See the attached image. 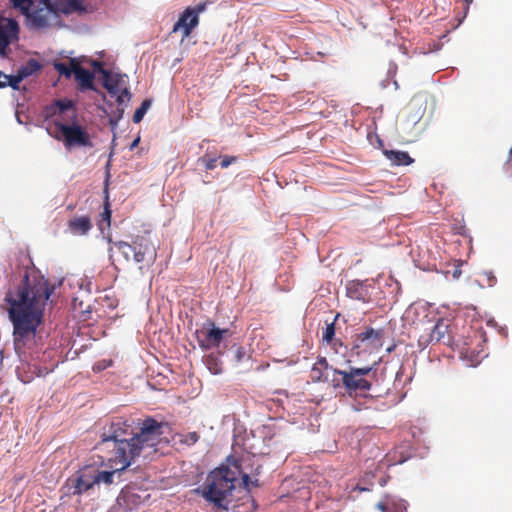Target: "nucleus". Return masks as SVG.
Wrapping results in <instances>:
<instances>
[{"label": "nucleus", "instance_id": "1", "mask_svg": "<svg viewBox=\"0 0 512 512\" xmlns=\"http://www.w3.org/2000/svg\"><path fill=\"white\" fill-rule=\"evenodd\" d=\"M54 286L43 276L25 271L18 282H12L4 297V309L13 325L14 347L18 354L35 343L38 327Z\"/></svg>", "mask_w": 512, "mask_h": 512}, {"label": "nucleus", "instance_id": "2", "mask_svg": "<svg viewBox=\"0 0 512 512\" xmlns=\"http://www.w3.org/2000/svg\"><path fill=\"white\" fill-rule=\"evenodd\" d=\"M131 421L116 417L102 428L101 440L97 449L113 448L112 467L116 470H125L135 457L139 456L145 448H154L160 442L163 434V423L153 418H146L140 426V431L134 433Z\"/></svg>", "mask_w": 512, "mask_h": 512}, {"label": "nucleus", "instance_id": "3", "mask_svg": "<svg viewBox=\"0 0 512 512\" xmlns=\"http://www.w3.org/2000/svg\"><path fill=\"white\" fill-rule=\"evenodd\" d=\"M239 474H241L240 464L238 460H233L232 468L221 466L213 470L208 475L205 484L195 489V492L216 507L228 510V504L232 502V492Z\"/></svg>", "mask_w": 512, "mask_h": 512}, {"label": "nucleus", "instance_id": "4", "mask_svg": "<svg viewBox=\"0 0 512 512\" xmlns=\"http://www.w3.org/2000/svg\"><path fill=\"white\" fill-rule=\"evenodd\" d=\"M373 370V366L355 368L349 370L333 369L331 384L334 388H344L348 394L369 391L372 387L371 382L364 376Z\"/></svg>", "mask_w": 512, "mask_h": 512}, {"label": "nucleus", "instance_id": "5", "mask_svg": "<svg viewBox=\"0 0 512 512\" xmlns=\"http://www.w3.org/2000/svg\"><path fill=\"white\" fill-rule=\"evenodd\" d=\"M77 116L73 113L72 124L55 122L57 134L54 136L62 141L64 147L68 150L73 148H92L94 146L91 136L87 129L75 122Z\"/></svg>", "mask_w": 512, "mask_h": 512}, {"label": "nucleus", "instance_id": "6", "mask_svg": "<svg viewBox=\"0 0 512 512\" xmlns=\"http://www.w3.org/2000/svg\"><path fill=\"white\" fill-rule=\"evenodd\" d=\"M384 341V330L366 328L363 332L355 335L352 345V354L360 357L362 354H372L378 352Z\"/></svg>", "mask_w": 512, "mask_h": 512}, {"label": "nucleus", "instance_id": "7", "mask_svg": "<svg viewBox=\"0 0 512 512\" xmlns=\"http://www.w3.org/2000/svg\"><path fill=\"white\" fill-rule=\"evenodd\" d=\"M208 2H200L195 6H188L180 14L177 22L173 25L172 32H181L182 40L188 38L193 30L199 25V15L206 11Z\"/></svg>", "mask_w": 512, "mask_h": 512}, {"label": "nucleus", "instance_id": "8", "mask_svg": "<svg viewBox=\"0 0 512 512\" xmlns=\"http://www.w3.org/2000/svg\"><path fill=\"white\" fill-rule=\"evenodd\" d=\"M228 332V329H220L209 321L196 330L195 336L199 346L204 350H209L218 347Z\"/></svg>", "mask_w": 512, "mask_h": 512}, {"label": "nucleus", "instance_id": "9", "mask_svg": "<svg viewBox=\"0 0 512 512\" xmlns=\"http://www.w3.org/2000/svg\"><path fill=\"white\" fill-rule=\"evenodd\" d=\"M156 257V248L150 238L146 235H137L134 238V261L150 265L156 260Z\"/></svg>", "mask_w": 512, "mask_h": 512}, {"label": "nucleus", "instance_id": "10", "mask_svg": "<svg viewBox=\"0 0 512 512\" xmlns=\"http://www.w3.org/2000/svg\"><path fill=\"white\" fill-rule=\"evenodd\" d=\"M95 467L85 466L68 479L73 495H81L90 490L96 483L94 480Z\"/></svg>", "mask_w": 512, "mask_h": 512}, {"label": "nucleus", "instance_id": "11", "mask_svg": "<svg viewBox=\"0 0 512 512\" xmlns=\"http://www.w3.org/2000/svg\"><path fill=\"white\" fill-rule=\"evenodd\" d=\"M19 25L12 18L0 17V55L5 56L9 45L18 39Z\"/></svg>", "mask_w": 512, "mask_h": 512}, {"label": "nucleus", "instance_id": "12", "mask_svg": "<svg viewBox=\"0 0 512 512\" xmlns=\"http://www.w3.org/2000/svg\"><path fill=\"white\" fill-rule=\"evenodd\" d=\"M419 342L425 345L429 343H443L450 346L452 338L449 332V325L443 319H439L428 335H421L419 337Z\"/></svg>", "mask_w": 512, "mask_h": 512}, {"label": "nucleus", "instance_id": "13", "mask_svg": "<svg viewBox=\"0 0 512 512\" xmlns=\"http://www.w3.org/2000/svg\"><path fill=\"white\" fill-rule=\"evenodd\" d=\"M92 227L93 224L89 215L74 216L67 223L69 232L75 236L88 234Z\"/></svg>", "mask_w": 512, "mask_h": 512}, {"label": "nucleus", "instance_id": "14", "mask_svg": "<svg viewBox=\"0 0 512 512\" xmlns=\"http://www.w3.org/2000/svg\"><path fill=\"white\" fill-rule=\"evenodd\" d=\"M377 508L381 512H406L407 503L403 499L387 495L377 504Z\"/></svg>", "mask_w": 512, "mask_h": 512}, {"label": "nucleus", "instance_id": "15", "mask_svg": "<svg viewBox=\"0 0 512 512\" xmlns=\"http://www.w3.org/2000/svg\"><path fill=\"white\" fill-rule=\"evenodd\" d=\"M346 294L350 299L367 302L369 291L367 285L360 281H350L346 286Z\"/></svg>", "mask_w": 512, "mask_h": 512}, {"label": "nucleus", "instance_id": "16", "mask_svg": "<svg viewBox=\"0 0 512 512\" xmlns=\"http://www.w3.org/2000/svg\"><path fill=\"white\" fill-rule=\"evenodd\" d=\"M74 77L79 83V90H94V74L90 70L83 68L79 64L78 67H74Z\"/></svg>", "mask_w": 512, "mask_h": 512}, {"label": "nucleus", "instance_id": "17", "mask_svg": "<svg viewBox=\"0 0 512 512\" xmlns=\"http://www.w3.org/2000/svg\"><path fill=\"white\" fill-rule=\"evenodd\" d=\"M332 368L325 357H318L317 361L311 368L310 378L313 382H321L327 380L325 371Z\"/></svg>", "mask_w": 512, "mask_h": 512}, {"label": "nucleus", "instance_id": "18", "mask_svg": "<svg viewBox=\"0 0 512 512\" xmlns=\"http://www.w3.org/2000/svg\"><path fill=\"white\" fill-rule=\"evenodd\" d=\"M383 154L392 165L407 166L414 162L410 155L405 151L384 149Z\"/></svg>", "mask_w": 512, "mask_h": 512}, {"label": "nucleus", "instance_id": "19", "mask_svg": "<svg viewBox=\"0 0 512 512\" xmlns=\"http://www.w3.org/2000/svg\"><path fill=\"white\" fill-rule=\"evenodd\" d=\"M111 452V455L107 457L108 465L112 469V471H99L97 468H95L94 480L96 484L104 483L106 485H110L113 483V477L116 472H121L122 470H116L114 467H112V461L110 459L113 458V448L108 449Z\"/></svg>", "mask_w": 512, "mask_h": 512}, {"label": "nucleus", "instance_id": "20", "mask_svg": "<svg viewBox=\"0 0 512 512\" xmlns=\"http://www.w3.org/2000/svg\"><path fill=\"white\" fill-rule=\"evenodd\" d=\"M74 108L73 102L71 100H57L53 105L46 109L47 116H56L62 115L68 110Z\"/></svg>", "mask_w": 512, "mask_h": 512}, {"label": "nucleus", "instance_id": "21", "mask_svg": "<svg viewBox=\"0 0 512 512\" xmlns=\"http://www.w3.org/2000/svg\"><path fill=\"white\" fill-rule=\"evenodd\" d=\"M104 81L103 86L107 89L108 93L114 97L118 93L119 79L117 76H112L108 70L101 69Z\"/></svg>", "mask_w": 512, "mask_h": 512}, {"label": "nucleus", "instance_id": "22", "mask_svg": "<svg viewBox=\"0 0 512 512\" xmlns=\"http://www.w3.org/2000/svg\"><path fill=\"white\" fill-rule=\"evenodd\" d=\"M204 363L208 370L214 375L221 374L223 371V362L219 354L211 353L207 355L204 359Z\"/></svg>", "mask_w": 512, "mask_h": 512}, {"label": "nucleus", "instance_id": "23", "mask_svg": "<svg viewBox=\"0 0 512 512\" xmlns=\"http://www.w3.org/2000/svg\"><path fill=\"white\" fill-rule=\"evenodd\" d=\"M79 62L76 58H71L69 63L55 62L53 64L54 69L66 78H70L74 75V67H78Z\"/></svg>", "mask_w": 512, "mask_h": 512}, {"label": "nucleus", "instance_id": "24", "mask_svg": "<svg viewBox=\"0 0 512 512\" xmlns=\"http://www.w3.org/2000/svg\"><path fill=\"white\" fill-rule=\"evenodd\" d=\"M115 247L119 250V252L123 255L126 261H130L131 253L134 254V240L132 243H128L125 241H118L114 243Z\"/></svg>", "mask_w": 512, "mask_h": 512}, {"label": "nucleus", "instance_id": "25", "mask_svg": "<svg viewBox=\"0 0 512 512\" xmlns=\"http://www.w3.org/2000/svg\"><path fill=\"white\" fill-rule=\"evenodd\" d=\"M40 69V65L35 60H30L26 66L21 67L17 71V75H21L22 79L30 76L33 72Z\"/></svg>", "mask_w": 512, "mask_h": 512}, {"label": "nucleus", "instance_id": "26", "mask_svg": "<svg viewBox=\"0 0 512 512\" xmlns=\"http://www.w3.org/2000/svg\"><path fill=\"white\" fill-rule=\"evenodd\" d=\"M150 106V102L148 100H144L140 107L136 109L133 115V122L134 123H140L146 114L148 108Z\"/></svg>", "mask_w": 512, "mask_h": 512}, {"label": "nucleus", "instance_id": "27", "mask_svg": "<svg viewBox=\"0 0 512 512\" xmlns=\"http://www.w3.org/2000/svg\"><path fill=\"white\" fill-rule=\"evenodd\" d=\"M335 336V324L334 322L327 324L322 332V340L327 344H331Z\"/></svg>", "mask_w": 512, "mask_h": 512}, {"label": "nucleus", "instance_id": "28", "mask_svg": "<svg viewBox=\"0 0 512 512\" xmlns=\"http://www.w3.org/2000/svg\"><path fill=\"white\" fill-rule=\"evenodd\" d=\"M119 105H124L131 99V93L128 88L118 89V93L114 95Z\"/></svg>", "mask_w": 512, "mask_h": 512}, {"label": "nucleus", "instance_id": "29", "mask_svg": "<svg viewBox=\"0 0 512 512\" xmlns=\"http://www.w3.org/2000/svg\"><path fill=\"white\" fill-rule=\"evenodd\" d=\"M250 358V354L246 351L244 347L238 346L235 349L234 359L236 363H241Z\"/></svg>", "mask_w": 512, "mask_h": 512}, {"label": "nucleus", "instance_id": "30", "mask_svg": "<svg viewBox=\"0 0 512 512\" xmlns=\"http://www.w3.org/2000/svg\"><path fill=\"white\" fill-rule=\"evenodd\" d=\"M4 80H7L8 86L13 89H19V83L23 80L21 75H8L3 76Z\"/></svg>", "mask_w": 512, "mask_h": 512}, {"label": "nucleus", "instance_id": "31", "mask_svg": "<svg viewBox=\"0 0 512 512\" xmlns=\"http://www.w3.org/2000/svg\"><path fill=\"white\" fill-rule=\"evenodd\" d=\"M242 484L247 492L250 491V486H259L258 479L252 481L247 473H242Z\"/></svg>", "mask_w": 512, "mask_h": 512}, {"label": "nucleus", "instance_id": "32", "mask_svg": "<svg viewBox=\"0 0 512 512\" xmlns=\"http://www.w3.org/2000/svg\"><path fill=\"white\" fill-rule=\"evenodd\" d=\"M14 7L20 8L23 13L28 12L30 6L32 5V0H11Z\"/></svg>", "mask_w": 512, "mask_h": 512}, {"label": "nucleus", "instance_id": "33", "mask_svg": "<svg viewBox=\"0 0 512 512\" xmlns=\"http://www.w3.org/2000/svg\"><path fill=\"white\" fill-rule=\"evenodd\" d=\"M199 440V435L197 432H189L185 434L182 438V442L187 445H193Z\"/></svg>", "mask_w": 512, "mask_h": 512}, {"label": "nucleus", "instance_id": "34", "mask_svg": "<svg viewBox=\"0 0 512 512\" xmlns=\"http://www.w3.org/2000/svg\"><path fill=\"white\" fill-rule=\"evenodd\" d=\"M101 216H102V219H103L104 221H106L107 226H110V222H111V210H110V208H109V202H108V199H106V201H105L104 211L101 213Z\"/></svg>", "mask_w": 512, "mask_h": 512}, {"label": "nucleus", "instance_id": "35", "mask_svg": "<svg viewBox=\"0 0 512 512\" xmlns=\"http://www.w3.org/2000/svg\"><path fill=\"white\" fill-rule=\"evenodd\" d=\"M201 161L205 164L207 170H213L216 168V158H207L206 156L201 158Z\"/></svg>", "mask_w": 512, "mask_h": 512}, {"label": "nucleus", "instance_id": "36", "mask_svg": "<svg viewBox=\"0 0 512 512\" xmlns=\"http://www.w3.org/2000/svg\"><path fill=\"white\" fill-rule=\"evenodd\" d=\"M236 161H237V157L236 156L225 155V156L222 157L220 165H221L222 168H227L228 166H230L232 163H235Z\"/></svg>", "mask_w": 512, "mask_h": 512}, {"label": "nucleus", "instance_id": "37", "mask_svg": "<svg viewBox=\"0 0 512 512\" xmlns=\"http://www.w3.org/2000/svg\"><path fill=\"white\" fill-rule=\"evenodd\" d=\"M329 345L335 350L336 353H342L341 350H346V346H344L340 339L334 338L333 342Z\"/></svg>", "mask_w": 512, "mask_h": 512}, {"label": "nucleus", "instance_id": "38", "mask_svg": "<svg viewBox=\"0 0 512 512\" xmlns=\"http://www.w3.org/2000/svg\"><path fill=\"white\" fill-rule=\"evenodd\" d=\"M485 276L487 277L488 284L490 286H493L496 283V277L493 275L492 272H485Z\"/></svg>", "mask_w": 512, "mask_h": 512}, {"label": "nucleus", "instance_id": "39", "mask_svg": "<svg viewBox=\"0 0 512 512\" xmlns=\"http://www.w3.org/2000/svg\"><path fill=\"white\" fill-rule=\"evenodd\" d=\"M3 76H7V75L0 72V88H4V87L8 86L7 80H4Z\"/></svg>", "mask_w": 512, "mask_h": 512}, {"label": "nucleus", "instance_id": "40", "mask_svg": "<svg viewBox=\"0 0 512 512\" xmlns=\"http://www.w3.org/2000/svg\"><path fill=\"white\" fill-rule=\"evenodd\" d=\"M68 1L73 6H76V4L78 3V0H68Z\"/></svg>", "mask_w": 512, "mask_h": 512}, {"label": "nucleus", "instance_id": "41", "mask_svg": "<svg viewBox=\"0 0 512 512\" xmlns=\"http://www.w3.org/2000/svg\"><path fill=\"white\" fill-rule=\"evenodd\" d=\"M509 163L512 165V149L509 152Z\"/></svg>", "mask_w": 512, "mask_h": 512}, {"label": "nucleus", "instance_id": "42", "mask_svg": "<svg viewBox=\"0 0 512 512\" xmlns=\"http://www.w3.org/2000/svg\"><path fill=\"white\" fill-rule=\"evenodd\" d=\"M464 1L467 4V7L473 2V0H464Z\"/></svg>", "mask_w": 512, "mask_h": 512}, {"label": "nucleus", "instance_id": "43", "mask_svg": "<svg viewBox=\"0 0 512 512\" xmlns=\"http://www.w3.org/2000/svg\"><path fill=\"white\" fill-rule=\"evenodd\" d=\"M138 142H139V138H138V139H136V140L133 142L132 147H135V146L138 144Z\"/></svg>", "mask_w": 512, "mask_h": 512}, {"label": "nucleus", "instance_id": "44", "mask_svg": "<svg viewBox=\"0 0 512 512\" xmlns=\"http://www.w3.org/2000/svg\"><path fill=\"white\" fill-rule=\"evenodd\" d=\"M378 143H379L381 146L383 145V141H382L380 138H378Z\"/></svg>", "mask_w": 512, "mask_h": 512}, {"label": "nucleus", "instance_id": "45", "mask_svg": "<svg viewBox=\"0 0 512 512\" xmlns=\"http://www.w3.org/2000/svg\"><path fill=\"white\" fill-rule=\"evenodd\" d=\"M45 5H48L49 0H42Z\"/></svg>", "mask_w": 512, "mask_h": 512}, {"label": "nucleus", "instance_id": "46", "mask_svg": "<svg viewBox=\"0 0 512 512\" xmlns=\"http://www.w3.org/2000/svg\"><path fill=\"white\" fill-rule=\"evenodd\" d=\"M36 21H38L40 24H42L44 21L40 18V19H36Z\"/></svg>", "mask_w": 512, "mask_h": 512}]
</instances>
